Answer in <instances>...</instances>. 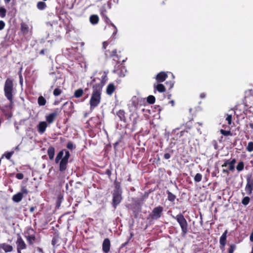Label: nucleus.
<instances>
[{
  "mask_svg": "<svg viewBox=\"0 0 253 253\" xmlns=\"http://www.w3.org/2000/svg\"><path fill=\"white\" fill-rule=\"evenodd\" d=\"M100 75V77H91L90 84L92 85V93L89 100L90 110L92 111L100 103L102 88L107 81L106 75Z\"/></svg>",
  "mask_w": 253,
  "mask_h": 253,
  "instance_id": "obj_1",
  "label": "nucleus"
},
{
  "mask_svg": "<svg viewBox=\"0 0 253 253\" xmlns=\"http://www.w3.org/2000/svg\"><path fill=\"white\" fill-rule=\"evenodd\" d=\"M15 91L13 80L7 78L4 84L3 91L5 97L9 102V107L11 108L13 107L14 104Z\"/></svg>",
  "mask_w": 253,
  "mask_h": 253,
  "instance_id": "obj_2",
  "label": "nucleus"
},
{
  "mask_svg": "<svg viewBox=\"0 0 253 253\" xmlns=\"http://www.w3.org/2000/svg\"><path fill=\"white\" fill-rule=\"evenodd\" d=\"M70 156V152L66 149H62L57 153L55 162L56 164L59 163V170L60 172H63L66 170Z\"/></svg>",
  "mask_w": 253,
  "mask_h": 253,
  "instance_id": "obj_3",
  "label": "nucleus"
},
{
  "mask_svg": "<svg viewBox=\"0 0 253 253\" xmlns=\"http://www.w3.org/2000/svg\"><path fill=\"white\" fill-rule=\"evenodd\" d=\"M36 231L31 227L27 228L25 231V238L29 246L34 247V244L40 245L42 242L40 236H36Z\"/></svg>",
  "mask_w": 253,
  "mask_h": 253,
  "instance_id": "obj_4",
  "label": "nucleus"
},
{
  "mask_svg": "<svg viewBox=\"0 0 253 253\" xmlns=\"http://www.w3.org/2000/svg\"><path fill=\"white\" fill-rule=\"evenodd\" d=\"M173 218L176 220L181 229V234L185 236L188 232V225L186 219L182 213L178 214L176 216L172 215Z\"/></svg>",
  "mask_w": 253,
  "mask_h": 253,
  "instance_id": "obj_5",
  "label": "nucleus"
},
{
  "mask_svg": "<svg viewBox=\"0 0 253 253\" xmlns=\"http://www.w3.org/2000/svg\"><path fill=\"white\" fill-rule=\"evenodd\" d=\"M164 211V208L162 206H159L155 207L151 212L149 214L147 218L148 219H150L151 220H156L159 219Z\"/></svg>",
  "mask_w": 253,
  "mask_h": 253,
  "instance_id": "obj_6",
  "label": "nucleus"
},
{
  "mask_svg": "<svg viewBox=\"0 0 253 253\" xmlns=\"http://www.w3.org/2000/svg\"><path fill=\"white\" fill-rule=\"evenodd\" d=\"M105 54L107 58H112L113 60L115 61L117 63H120L121 62H124L125 59H122L121 55L117 53L116 49H113L112 51L110 50H106Z\"/></svg>",
  "mask_w": 253,
  "mask_h": 253,
  "instance_id": "obj_7",
  "label": "nucleus"
},
{
  "mask_svg": "<svg viewBox=\"0 0 253 253\" xmlns=\"http://www.w3.org/2000/svg\"><path fill=\"white\" fill-rule=\"evenodd\" d=\"M29 193V191L26 186H22L21 188L20 192H18L14 195L12 197V200L14 202L19 203L23 198V195H27Z\"/></svg>",
  "mask_w": 253,
  "mask_h": 253,
  "instance_id": "obj_8",
  "label": "nucleus"
},
{
  "mask_svg": "<svg viewBox=\"0 0 253 253\" xmlns=\"http://www.w3.org/2000/svg\"><path fill=\"white\" fill-rule=\"evenodd\" d=\"M247 184L245 187V191L246 192L251 194L253 190V178L251 174L247 175Z\"/></svg>",
  "mask_w": 253,
  "mask_h": 253,
  "instance_id": "obj_9",
  "label": "nucleus"
},
{
  "mask_svg": "<svg viewBox=\"0 0 253 253\" xmlns=\"http://www.w3.org/2000/svg\"><path fill=\"white\" fill-rule=\"evenodd\" d=\"M122 192H113V207L116 209L117 206L121 202L122 200Z\"/></svg>",
  "mask_w": 253,
  "mask_h": 253,
  "instance_id": "obj_10",
  "label": "nucleus"
},
{
  "mask_svg": "<svg viewBox=\"0 0 253 253\" xmlns=\"http://www.w3.org/2000/svg\"><path fill=\"white\" fill-rule=\"evenodd\" d=\"M60 111L58 109H56L53 112L48 114L45 116L46 122L48 124H51L54 122L56 118L58 115Z\"/></svg>",
  "mask_w": 253,
  "mask_h": 253,
  "instance_id": "obj_11",
  "label": "nucleus"
},
{
  "mask_svg": "<svg viewBox=\"0 0 253 253\" xmlns=\"http://www.w3.org/2000/svg\"><path fill=\"white\" fill-rule=\"evenodd\" d=\"M16 244L17 246V250H23L27 249V246L21 236L18 235L17 237V240L16 241Z\"/></svg>",
  "mask_w": 253,
  "mask_h": 253,
  "instance_id": "obj_12",
  "label": "nucleus"
},
{
  "mask_svg": "<svg viewBox=\"0 0 253 253\" xmlns=\"http://www.w3.org/2000/svg\"><path fill=\"white\" fill-rule=\"evenodd\" d=\"M227 230H226L222 234L219 239V248L222 251L225 249V246L226 244Z\"/></svg>",
  "mask_w": 253,
  "mask_h": 253,
  "instance_id": "obj_13",
  "label": "nucleus"
},
{
  "mask_svg": "<svg viewBox=\"0 0 253 253\" xmlns=\"http://www.w3.org/2000/svg\"><path fill=\"white\" fill-rule=\"evenodd\" d=\"M111 242L109 238H105L102 243V250L104 253H108L110 251Z\"/></svg>",
  "mask_w": 253,
  "mask_h": 253,
  "instance_id": "obj_14",
  "label": "nucleus"
},
{
  "mask_svg": "<svg viewBox=\"0 0 253 253\" xmlns=\"http://www.w3.org/2000/svg\"><path fill=\"white\" fill-rule=\"evenodd\" d=\"M167 78L168 75L166 72H161L157 75L156 80L158 83H162L164 82Z\"/></svg>",
  "mask_w": 253,
  "mask_h": 253,
  "instance_id": "obj_15",
  "label": "nucleus"
},
{
  "mask_svg": "<svg viewBox=\"0 0 253 253\" xmlns=\"http://www.w3.org/2000/svg\"><path fill=\"white\" fill-rule=\"evenodd\" d=\"M47 126V125L46 122H40L37 126L38 132L41 134H42L45 131Z\"/></svg>",
  "mask_w": 253,
  "mask_h": 253,
  "instance_id": "obj_16",
  "label": "nucleus"
},
{
  "mask_svg": "<svg viewBox=\"0 0 253 253\" xmlns=\"http://www.w3.org/2000/svg\"><path fill=\"white\" fill-rule=\"evenodd\" d=\"M126 112L124 110H119L117 112V115L119 118L120 121L126 123Z\"/></svg>",
  "mask_w": 253,
  "mask_h": 253,
  "instance_id": "obj_17",
  "label": "nucleus"
},
{
  "mask_svg": "<svg viewBox=\"0 0 253 253\" xmlns=\"http://www.w3.org/2000/svg\"><path fill=\"white\" fill-rule=\"evenodd\" d=\"M0 249L3 250L5 253H9L13 251V247L10 245L2 243L0 244Z\"/></svg>",
  "mask_w": 253,
  "mask_h": 253,
  "instance_id": "obj_18",
  "label": "nucleus"
},
{
  "mask_svg": "<svg viewBox=\"0 0 253 253\" xmlns=\"http://www.w3.org/2000/svg\"><path fill=\"white\" fill-rule=\"evenodd\" d=\"M116 89V86L113 83L109 84L106 88V93L109 95H111Z\"/></svg>",
  "mask_w": 253,
  "mask_h": 253,
  "instance_id": "obj_19",
  "label": "nucleus"
},
{
  "mask_svg": "<svg viewBox=\"0 0 253 253\" xmlns=\"http://www.w3.org/2000/svg\"><path fill=\"white\" fill-rule=\"evenodd\" d=\"M47 153L50 160H53L55 155V148L52 146H50L47 151Z\"/></svg>",
  "mask_w": 253,
  "mask_h": 253,
  "instance_id": "obj_20",
  "label": "nucleus"
},
{
  "mask_svg": "<svg viewBox=\"0 0 253 253\" xmlns=\"http://www.w3.org/2000/svg\"><path fill=\"white\" fill-rule=\"evenodd\" d=\"M154 90H157L158 92L162 93L166 91V87L164 84H154Z\"/></svg>",
  "mask_w": 253,
  "mask_h": 253,
  "instance_id": "obj_21",
  "label": "nucleus"
},
{
  "mask_svg": "<svg viewBox=\"0 0 253 253\" xmlns=\"http://www.w3.org/2000/svg\"><path fill=\"white\" fill-rule=\"evenodd\" d=\"M20 30L22 33L24 35H27L29 32V26L28 25L24 22H22L20 24Z\"/></svg>",
  "mask_w": 253,
  "mask_h": 253,
  "instance_id": "obj_22",
  "label": "nucleus"
},
{
  "mask_svg": "<svg viewBox=\"0 0 253 253\" xmlns=\"http://www.w3.org/2000/svg\"><path fill=\"white\" fill-rule=\"evenodd\" d=\"M83 94L84 90L82 88H79L75 91L73 97L76 98H79L81 97Z\"/></svg>",
  "mask_w": 253,
  "mask_h": 253,
  "instance_id": "obj_23",
  "label": "nucleus"
},
{
  "mask_svg": "<svg viewBox=\"0 0 253 253\" xmlns=\"http://www.w3.org/2000/svg\"><path fill=\"white\" fill-rule=\"evenodd\" d=\"M89 21L92 24H96L98 23L99 17L97 15H92L90 16Z\"/></svg>",
  "mask_w": 253,
  "mask_h": 253,
  "instance_id": "obj_24",
  "label": "nucleus"
},
{
  "mask_svg": "<svg viewBox=\"0 0 253 253\" xmlns=\"http://www.w3.org/2000/svg\"><path fill=\"white\" fill-rule=\"evenodd\" d=\"M132 205L134 206L133 208V209L137 210L138 211H140L141 204L139 200H135Z\"/></svg>",
  "mask_w": 253,
  "mask_h": 253,
  "instance_id": "obj_25",
  "label": "nucleus"
},
{
  "mask_svg": "<svg viewBox=\"0 0 253 253\" xmlns=\"http://www.w3.org/2000/svg\"><path fill=\"white\" fill-rule=\"evenodd\" d=\"M60 238L58 235L54 236L51 241V244L53 246H58L59 245Z\"/></svg>",
  "mask_w": 253,
  "mask_h": 253,
  "instance_id": "obj_26",
  "label": "nucleus"
},
{
  "mask_svg": "<svg viewBox=\"0 0 253 253\" xmlns=\"http://www.w3.org/2000/svg\"><path fill=\"white\" fill-rule=\"evenodd\" d=\"M166 193L168 195V200L171 202H174L176 199V196L169 190H167Z\"/></svg>",
  "mask_w": 253,
  "mask_h": 253,
  "instance_id": "obj_27",
  "label": "nucleus"
},
{
  "mask_svg": "<svg viewBox=\"0 0 253 253\" xmlns=\"http://www.w3.org/2000/svg\"><path fill=\"white\" fill-rule=\"evenodd\" d=\"M46 99L42 95L40 96L38 99V103L39 106H44L46 104Z\"/></svg>",
  "mask_w": 253,
  "mask_h": 253,
  "instance_id": "obj_28",
  "label": "nucleus"
},
{
  "mask_svg": "<svg viewBox=\"0 0 253 253\" xmlns=\"http://www.w3.org/2000/svg\"><path fill=\"white\" fill-rule=\"evenodd\" d=\"M37 6L39 10H42L45 8L46 5L43 1H39L38 2Z\"/></svg>",
  "mask_w": 253,
  "mask_h": 253,
  "instance_id": "obj_29",
  "label": "nucleus"
},
{
  "mask_svg": "<svg viewBox=\"0 0 253 253\" xmlns=\"http://www.w3.org/2000/svg\"><path fill=\"white\" fill-rule=\"evenodd\" d=\"M236 162V160L235 159H233L231 161L229 162V169L230 170L233 171L235 169V166L234 165Z\"/></svg>",
  "mask_w": 253,
  "mask_h": 253,
  "instance_id": "obj_30",
  "label": "nucleus"
},
{
  "mask_svg": "<svg viewBox=\"0 0 253 253\" xmlns=\"http://www.w3.org/2000/svg\"><path fill=\"white\" fill-rule=\"evenodd\" d=\"M220 132L224 136H232V133L230 130H226L223 129L220 130Z\"/></svg>",
  "mask_w": 253,
  "mask_h": 253,
  "instance_id": "obj_31",
  "label": "nucleus"
},
{
  "mask_svg": "<svg viewBox=\"0 0 253 253\" xmlns=\"http://www.w3.org/2000/svg\"><path fill=\"white\" fill-rule=\"evenodd\" d=\"M236 249V246L234 244H231L229 245V247L228 249V253H234V252Z\"/></svg>",
  "mask_w": 253,
  "mask_h": 253,
  "instance_id": "obj_32",
  "label": "nucleus"
},
{
  "mask_svg": "<svg viewBox=\"0 0 253 253\" xmlns=\"http://www.w3.org/2000/svg\"><path fill=\"white\" fill-rule=\"evenodd\" d=\"M114 192H122L120 183L119 182H117L116 181L115 182V189Z\"/></svg>",
  "mask_w": 253,
  "mask_h": 253,
  "instance_id": "obj_33",
  "label": "nucleus"
},
{
  "mask_svg": "<svg viewBox=\"0 0 253 253\" xmlns=\"http://www.w3.org/2000/svg\"><path fill=\"white\" fill-rule=\"evenodd\" d=\"M6 9L2 6H0V16L1 18H4L6 16Z\"/></svg>",
  "mask_w": 253,
  "mask_h": 253,
  "instance_id": "obj_34",
  "label": "nucleus"
},
{
  "mask_svg": "<svg viewBox=\"0 0 253 253\" xmlns=\"http://www.w3.org/2000/svg\"><path fill=\"white\" fill-rule=\"evenodd\" d=\"M155 97L153 95H149L148 96L147 101L150 104H153L155 102Z\"/></svg>",
  "mask_w": 253,
  "mask_h": 253,
  "instance_id": "obj_35",
  "label": "nucleus"
},
{
  "mask_svg": "<svg viewBox=\"0 0 253 253\" xmlns=\"http://www.w3.org/2000/svg\"><path fill=\"white\" fill-rule=\"evenodd\" d=\"M244 163L243 161H241L240 162L237 167H236V169L238 171H241L243 169H244Z\"/></svg>",
  "mask_w": 253,
  "mask_h": 253,
  "instance_id": "obj_36",
  "label": "nucleus"
},
{
  "mask_svg": "<svg viewBox=\"0 0 253 253\" xmlns=\"http://www.w3.org/2000/svg\"><path fill=\"white\" fill-rule=\"evenodd\" d=\"M246 150L249 152H251L253 151V142L250 141L248 143V145L246 147Z\"/></svg>",
  "mask_w": 253,
  "mask_h": 253,
  "instance_id": "obj_37",
  "label": "nucleus"
},
{
  "mask_svg": "<svg viewBox=\"0 0 253 253\" xmlns=\"http://www.w3.org/2000/svg\"><path fill=\"white\" fill-rule=\"evenodd\" d=\"M202 178V175L200 173H197L195 175V176L194 178V179L195 182H199L201 181Z\"/></svg>",
  "mask_w": 253,
  "mask_h": 253,
  "instance_id": "obj_38",
  "label": "nucleus"
},
{
  "mask_svg": "<svg viewBox=\"0 0 253 253\" xmlns=\"http://www.w3.org/2000/svg\"><path fill=\"white\" fill-rule=\"evenodd\" d=\"M250 201V197L246 196L242 199V204L245 206H247L248 204H249Z\"/></svg>",
  "mask_w": 253,
  "mask_h": 253,
  "instance_id": "obj_39",
  "label": "nucleus"
},
{
  "mask_svg": "<svg viewBox=\"0 0 253 253\" xmlns=\"http://www.w3.org/2000/svg\"><path fill=\"white\" fill-rule=\"evenodd\" d=\"M14 153V151H11L10 152H6L5 153L4 155L7 160H10Z\"/></svg>",
  "mask_w": 253,
  "mask_h": 253,
  "instance_id": "obj_40",
  "label": "nucleus"
},
{
  "mask_svg": "<svg viewBox=\"0 0 253 253\" xmlns=\"http://www.w3.org/2000/svg\"><path fill=\"white\" fill-rule=\"evenodd\" d=\"M173 153V150H169V152L168 153H166L164 155V158L166 160H168L171 157V155Z\"/></svg>",
  "mask_w": 253,
  "mask_h": 253,
  "instance_id": "obj_41",
  "label": "nucleus"
},
{
  "mask_svg": "<svg viewBox=\"0 0 253 253\" xmlns=\"http://www.w3.org/2000/svg\"><path fill=\"white\" fill-rule=\"evenodd\" d=\"M106 22L108 24H110L112 27H113L115 28V30L113 32V35H115L117 32V29L115 25L111 22V21L108 17H106Z\"/></svg>",
  "mask_w": 253,
  "mask_h": 253,
  "instance_id": "obj_42",
  "label": "nucleus"
},
{
  "mask_svg": "<svg viewBox=\"0 0 253 253\" xmlns=\"http://www.w3.org/2000/svg\"><path fill=\"white\" fill-rule=\"evenodd\" d=\"M62 92V90L59 88H56L53 91V95L55 96L59 95Z\"/></svg>",
  "mask_w": 253,
  "mask_h": 253,
  "instance_id": "obj_43",
  "label": "nucleus"
},
{
  "mask_svg": "<svg viewBox=\"0 0 253 253\" xmlns=\"http://www.w3.org/2000/svg\"><path fill=\"white\" fill-rule=\"evenodd\" d=\"M67 148L71 150L76 148V146L74 145L72 142H69L67 144Z\"/></svg>",
  "mask_w": 253,
  "mask_h": 253,
  "instance_id": "obj_44",
  "label": "nucleus"
},
{
  "mask_svg": "<svg viewBox=\"0 0 253 253\" xmlns=\"http://www.w3.org/2000/svg\"><path fill=\"white\" fill-rule=\"evenodd\" d=\"M137 120L138 119L137 118H135L133 120L132 126L133 129H135V128L137 127Z\"/></svg>",
  "mask_w": 253,
  "mask_h": 253,
  "instance_id": "obj_45",
  "label": "nucleus"
},
{
  "mask_svg": "<svg viewBox=\"0 0 253 253\" xmlns=\"http://www.w3.org/2000/svg\"><path fill=\"white\" fill-rule=\"evenodd\" d=\"M232 116L231 115H227L226 120L227 121L228 125H231L232 122Z\"/></svg>",
  "mask_w": 253,
  "mask_h": 253,
  "instance_id": "obj_46",
  "label": "nucleus"
},
{
  "mask_svg": "<svg viewBox=\"0 0 253 253\" xmlns=\"http://www.w3.org/2000/svg\"><path fill=\"white\" fill-rule=\"evenodd\" d=\"M15 176L18 179H22L24 177V175L22 173H17Z\"/></svg>",
  "mask_w": 253,
  "mask_h": 253,
  "instance_id": "obj_47",
  "label": "nucleus"
},
{
  "mask_svg": "<svg viewBox=\"0 0 253 253\" xmlns=\"http://www.w3.org/2000/svg\"><path fill=\"white\" fill-rule=\"evenodd\" d=\"M58 199L57 200V202H56V206L59 207L60 206V204H61V199L60 198V197H62V196H59L58 197Z\"/></svg>",
  "mask_w": 253,
  "mask_h": 253,
  "instance_id": "obj_48",
  "label": "nucleus"
},
{
  "mask_svg": "<svg viewBox=\"0 0 253 253\" xmlns=\"http://www.w3.org/2000/svg\"><path fill=\"white\" fill-rule=\"evenodd\" d=\"M212 144L213 145V146L214 147V148L216 150L218 149V144H217V142L216 140H213L212 141Z\"/></svg>",
  "mask_w": 253,
  "mask_h": 253,
  "instance_id": "obj_49",
  "label": "nucleus"
},
{
  "mask_svg": "<svg viewBox=\"0 0 253 253\" xmlns=\"http://www.w3.org/2000/svg\"><path fill=\"white\" fill-rule=\"evenodd\" d=\"M5 27V23L2 21H0V30H2Z\"/></svg>",
  "mask_w": 253,
  "mask_h": 253,
  "instance_id": "obj_50",
  "label": "nucleus"
},
{
  "mask_svg": "<svg viewBox=\"0 0 253 253\" xmlns=\"http://www.w3.org/2000/svg\"><path fill=\"white\" fill-rule=\"evenodd\" d=\"M36 250L39 253H43V250L42 248H40V247H36L35 248Z\"/></svg>",
  "mask_w": 253,
  "mask_h": 253,
  "instance_id": "obj_51",
  "label": "nucleus"
},
{
  "mask_svg": "<svg viewBox=\"0 0 253 253\" xmlns=\"http://www.w3.org/2000/svg\"><path fill=\"white\" fill-rule=\"evenodd\" d=\"M230 161L229 160H225L224 163L222 165V167H226L229 165Z\"/></svg>",
  "mask_w": 253,
  "mask_h": 253,
  "instance_id": "obj_52",
  "label": "nucleus"
},
{
  "mask_svg": "<svg viewBox=\"0 0 253 253\" xmlns=\"http://www.w3.org/2000/svg\"><path fill=\"white\" fill-rule=\"evenodd\" d=\"M108 43L107 42H104L102 43V47L104 49H106V47L108 46Z\"/></svg>",
  "mask_w": 253,
  "mask_h": 253,
  "instance_id": "obj_53",
  "label": "nucleus"
},
{
  "mask_svg": "<svg viewBox=\"0 0 253 253\" xmlns=\"http://www.w3.org/2000/svg\"><path fill=\"white\" fill-rule=\"evenodd\" d=\"M105 173L107 174L109 176H110L111 175V171L109 169H107L105 171Z\"/></svg>",
  "mask_w": 253,
  "mask_h": 253,
  "instance_id": "obj_54",
  "label": "nucleus"
},
{
  "mask_svg": "<svg viewBox=\"0 0 253 253\" xmlns=\"http://www.w3.org/2000/svg\"><path fill=\"white\" fill-rule=\"evenodd\" d=\"M36 209V207H31L29 209V211L30 212H33Z\"/></svg>",
  "mask_w": 253,
  "mask_h": 253,
  "instance_id": "obj_55",
  "label": "nucleus"
},
{
  "mask_svg": "<svg viewBox=\"0 0 253 253\" xmlns=\"http://www.w3.org/2000/svg\"><path fill=\"white\" fill-rule=\"evenodd\" d=\"M191 128V126H188V125H187V124H186V132H188V130L189 129H190Z\"/></svg>",
  "mask_w": 253,
  "mask_h": 253,
  "instance_id": "obj_56",
  "label": "nucleus"
},
{
  "mask_svg": "<svg viewBox=\"0 0 253 253\" xmlns=\"http://www.w3.org/2000/svg\"><path fill=\"white\" fill-rule=\"evenodd\" d=\"M45 53V49H42L40 51V54L44 55Z\"/></svg>",
  "mask_w": 253,
  "mask_h": 253,
  "instance_id": "obj_57",
  "label": "nucleus"
},
{
  "mask_svg": "<svg viewBox=\"0 0 253 253\" xmlns=\"http://www.w3.org/2000/svg\"><path fill=\"white\" fill-rule=\"evenodd\" d=\"M222 172H223V173H226L227 174H229V171H228V170H227V169H223L222 170Z\"/></svg>",
  "mask_w": 253,
  "mask_h": 253,
  "instance_id": "obj_58",
  "label": "nucleus"
},
{
  "mask_svg": "<svg viewBox=\"0 0 253 253\" xmlns=\"http://www.w3.org/2000/svg\"><path fill=\"white\" fill-rule=\"evenodd\" d=\"M205 96H206V94H205V93H201V94H200V97H201V98H205Z\"/></svg>",
  "mask_w": 253,
  "mask_h": 253,
  "instance_id": "obj_59",
  "label": "nucleus"
},
{
  "mask_svg": "<svg viewBox=\"0 0 253 253\" xmlns=\"http://www.w3.org/2000/svg\"><path fill=\"white\" fill-rule=\"evenodd\" d=\"M169 103L171 104L172 106H173L174 105V101L173 100L170 101Z\"/></svg>",
  "mask_w": 253,
  "mask_h": 253,
  "instance_id": "obj_60",
  "label": "nucleus"
},
{
  "mask_svg": "<svg viewBox=\"0 0 253 253\" xmlns=\"http://www.w3.org/2000/svg\"><path fill=\"white\" fill-rule=\"evenodd\" d=\"M14 149L16 151H19V145L15 147Z\"/></svg>",
  "mask_w": 253,
  "mask_h": 253,
  "instance_id": "obj_61",
  "label": "nucleus"
},
{
  "mask_svg": "<svg viewBox=\"0 0 253 253\" xmlns=\"http://www.w3.org/2000/svg\"><path fill=\"white\" fill-rule=\"evenodd\" d=\"M249 126L250 128H251L252 129H253V123H250L249 124Z\"/></svg>",
  "mask_w": 253,
  "mask_h": 253,
  "instance_id": "obj_62",
  "label": "nucleus"
},
{
  "mask_svg": "<svg viewBox=\"0 0 253 253\" xmlns=\"http://www.w3.org/2000/svg\"><path fill=\"white\" fill-rule=\"evenodd\" d=\"M11 0H4L5 3H8Z\"/></svg>",
  "mask_w": 253,
  "mask_h": 253,
  "instance_id": "obj_63",
  "label": "nucleus"
},
{
  "mask_svg": "<svg viewBox=\"0 0 253 253\" xmlns=\"http://www.w3.org/2000/svg\"><path fill=\"white\" fill-rule=\"evenodd\" d=\"M21 251L22 250H17V253H22Z\"/></svg>",
  "mask_w": 253,
  "mask_h": 253,
  "instance_id": "obj_64",
  "label": "nucleus"
}]
</instances>
